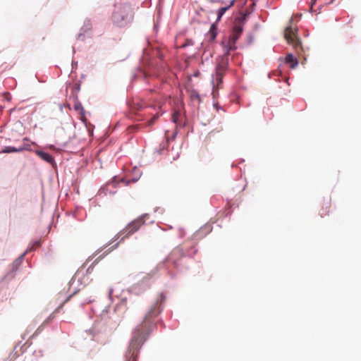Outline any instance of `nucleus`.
Here are the masks:
<instances>
[{
	"mask_svg": "<svg viewBox=\"0 0 361 361\" xmlns=\"http://www.w3.org/2000/svg\"><path fill=\"white\" fill-rule=\"evenodd\" d=\"M165 300L166 295L163 293H160L157 295L155 303L145 315L142 323L135 329L126 355V361H137L139 350L151 331L153 319L161 312V305L164 303Z\"/></svg>",
	"mask_w": 361,
	"mask_h": 361,
	"instance_id": "f257e3e1",
	"label": "nucleus"
},
{
	"mask_svg": "<svg viewBox=\"0 0 361 361\" xmlns=\"http://www.w3.org/2000/svg\"><path fill=\"white\" fill-rule=\"evenodd\" d=\"M134 18V11L128 3L117 4L111 16L113 23L118 27H126L131 23Z\"/></svg>",
	"mask_w": 361,
	"mask_h": 361,
	"instance_id": "f03ea898",
	"label": "nucleus"
},
{
	"mask_svg": "<svg viewBox=\"0 0 361 361\" xmlns=\"http://www.w3.org/2000/svg\"><path fill=\"white\" fill-rule=\"evenodd\" d=\"M147 218H148V214H145L130 222L120 233V235H122L121 240L135 233L145 224Z\"/></svg>",
	"mask_w": 361,
	"mask_h": 361,
	"instance_id": "7ed1b4c3",
	"label": "nucleus"
},
{
	"mask_svg": "<svg viewBox=\"0 0 361 361\" xmlns=\"http://www.w3.org/2000/svg\"><path fill=\"white\" fill-rule=\"evenodd\" d=\"M228 57L227 56H222L218 59L217 65L216 67V73L214 76L213 82L216 84L217 87L222 83L223 77L228 68Z\"/></svg>",
	"mask_w": 361,
	"mask_h": 361,
	"instance_id": "20e7f679",
	"label": "nucleus"
},
{
	"mask_svg": "<svg viewBox=\"0 0 361 361\" xmlns=\"http://www.w3.org/2000/svg\"><path fill=\"white\" fill-rule=\"evenodd\" d=\"M284 37L288 43L292 44L298 51L301 48V42L297 36V30L293 29L291 26H288L285 30Z\"/></svg>",
	"mask_w": 361,
	"mask_h": 361,
	"instance_id": "39448f33",
	"label": "nucleus"
},
{
	"mask_svg": "<svg viewBox=\"0 0 361 361\" xmlns=\"http://www.w3.org/2000/svg\"><path fill=\"white\" fill-rule=\"evenodd\" d=\"M183 256V253L181 249H174L169 257V261L171 262L175 266L177 264V259Z\"/></svg>",
	"mask_w": 361,
	"mask_h": 361,
	"instance_id": "423d86ee",
	"label": "nucleus"
},
{
	"mask_svg": "<svg viewBox=\"0 0 361 361\" xmlns=\"http://www.w3.org/2000/svg\"><path fill=\"white\" fill-rule=\"evenodd\" d=\"M27 149H28V145H20L18 147L8 146V147H5L2 149L1 152L2 153L20 152H23V151H25Z\"/></svg>",
	"mask_w": 361,
	"mask_h": 361,
	"instance_id": "0eeeda50",
	"label": "nucleus"
},
{
	"mask_svg": "<svg viewBox=\"0 0 361 361\" xmlns=\"http://www.w3.org/2000/svg\"><path fill=\"white\" fill-rule=\"evenodd\" d=\"M242 32L243 27L241 25H235L233 27L232 34L229 37L237 42Z\"/></svg>",
	"mask_w": 361,
	"mask_h": 361,
	"instance_id": "6e6552de",
	"label": "nucleus"
},
{
	"mask_svg": "<svg viewBox=\"0 0 361 361\" xmlns=\"http://www.w3.org/2000/svg\"><path fill=\"white\" fill-rule=\"evenodd\" d=\"M36 154L44 161L47 163L52 164L54 162L53 157L49 153L44 152L43 151H37Z\"/></svg>",
	"mask_w": 361,
	"mask_h": 361,
	"instance_id": "1a4fd4ad",
	"label": "nucleus"
},
{
	"mask_svg": "<svg viewBox=\"0 0 361 361\" xmlns=\"http://www.w3.org/2000/svg\"><path fill=\"white\" fill-rule=\"evenodd\" d=\"M285 61L286 63L290 64L291 68H295L298 64V61L292 54H288L286 56Z\"/></svg>",
	"mask_w": 361,
	"mask_h": 361,
	"instance_id": "9d476101",
	"label": "nucleus"
},
{
	"mask_svg": "<svg viewBox=\"0 0 361 361\" xmlns=\"http://www.w3.org/2000/svg\"><path fill=\"white\" fill-rule=\"evenodd\" d=\"M235 0H232L230 1V4L227 6L221 7L217 11V21H219L223 16V15L225 13V12L228 10L234 4Z\"/></svg>",
	"mask_w": 361,
	"mask_h": 361,
	"instance_id": "9b49d317",
	"label": "nucleus"
},
{
	"mask_svg": "<svg viewBox=\"0 0 361 361\" xmlns=\"http://www.w3.org/2000/svg\"><path fill=\"white\" fill-rule=\"evenodd\" d=\"M172 121L175 123L177 126L182 125V123L180 121L181 119V114L179 111H175L171 116Z\"/></svg>",
	"mask_w": 361,
	"mask_h": 361,
	"instance_id": "f8f14e48",
	"label": "nucleus"
},
{
	"mask_svg": "<svg viewBox=\"0 0 361 361\" xmlns=\"http://www.w3.org/2000/svg\"><path fill=\"white\" fill-rule=\"evenodd\" d=\"M208 35H209V40H211V41L214 40L216 38V35H217V28L214 24L212 25Z\"/></svg>",
	"mask_w": 361,
	"mask_h": 361,
	"instance_id": "ddd939ff",
	"label": "nucleus"
},
{
	"mask_svg": "<svg viewBox=\"0 0 361 361\" xmlns=\"http://www.w3.org/2000/svg\"><path fill=\"white\" fill-rule=\"evenodd\" d=\"M329 208H330V203L327 202L324 204L323 208H322V211L320 212V216L322 217H323V216L329 214Z\"/></svg>",
	"mask_w": 361,
	"mask_h": 361,
	"instance_id": "4468645a",
	"label": "nucleus"
},
{
	"mask_svg": "<svg viewBox=\"0 0 361 361\" xmlns=\"http://www.w3.org/2000/svg\"><path fill=\"white\" fill-rule=\"evenodd\" d=\"M222 46L224 49V54L223 56H227L228 57V55L230 54L231 51H233L231 47H228V44L226 43L225 41L222 42Z\"/></svg>",
	"mask_w": 361,
	"mask_h": 361,
	"instance_id": "2eb2a0df",
	"label": "nucleus"
},
{
	"mask_svg": "<svg viewBox=\"0 0 361 361\" xmlns=\"http://www.w3.org/2000/svg\"><path fill=\"white\" fill-rule=\"evenodd\" d=\"M226 43L228 44V47H231V49L233 50H235L237 47H236V41L231 39L230 37L225 41Z\"/></svg>",
	"mask_w": 361,
	"mask_h": 361,
	"instance_id": "dca6fc26",
	"label": "nucleus"
},
{
	"mask_svg": "<svg viewBox=\"0 0 361 361\" xmlns=\"http://www.w3.org/2000/svg\"><path fill=\"white\" fill-rule=\"evenodd\" d=\"M162 114V113L157 112L156 113L152 118L148 121V126H152L154 123V122L159 118V116Z\"/></svg>",
	"mask_w": 361,
	"mask_h": 361,
	"instance_id": "f3484780",
	"label": "nucleus"
},
{
	"mask_svg": "<svg viewBox=\"0 0 361 361\" xmlns=\"http://www.w3.org/2000/svg\"><path fill=\"white\" fill-rule=\"evenodd\" d=\"M74 109L75 111H78L80 114H83V107L80 102H77L75 103Z\"/></svg>",
	"mask_w": 361,
	"mask_h": 361,
	"instance_id": "a211bd4d",
	"label": "nucleus"
},
{
	"mask_svg": "<svg viewBox=\"0 0 361 361\" xmlns=\"http://www.w3.org/2000/svg\"><path fill=\"white\" fill-rule=\"evenodd\" d=\"M54 317V315L52 314H51L45 321L44 323H48L50 322L53 318Z\"/></svg>",
	"mask_w": 361,
	"mask_h": 361,
	"instance_id": "6ab92c4d",
	"label": "nucleus"
},
{
	"mask_svg": "<svg viewBox=\"0 0 361 361\" xmlns=\"http://www.w3.org/2000/svg\"><path fill=\"white\" fill-rule=\"evenodd\" d=\"M86 26H87V29H89V30H90V29H91L92 25H91V23H90V21H87V25H86Z\"/></svg>",
	"mask_w": 361,
	"mask_h": 361,
	"instance_id": "aec40b11",
	"label": "nucleus"
},
{
	"mask_svg": "<svg viewBox=\"0 0 361 361\" xmlns=\"http://www.w3.org/2000/svg\"><path fill=\"white\" fill-rule=\"evenodd\" d=\"M315 1L316 0H312V6H313V4L315 3Z\"/></svg>",
	"mask_w": 361,
	"mask_h": 361,
	"instance_id": "412c9836",
	"label": "nucleus"
},
{
	"mask_svg": "<svg viewBox=\"0 0 361 361\" xmlns=\"http://www.w3.org/2000/svg\"><path fill=\"white\" fill-rule=\"evenodd\" d=\"M36 245L39 246V242H36Z\"/></svg>",
	"mask_w": 361,
	"mask_h": 361,
	"instance_id": "4be33fe9",
	"label": "nucleus"
},
{
	"mask_svg": "<svg viewBox=\"0 0 361 361\" xmlns=\"http://www.w3.org/2000/svg\"><path fill=\"white\" fill-rule=\"evenodd\" d=\"M121 180V182H123V183L125 181L123 178H122Z\"/></svg>",
	"mask_w": 361,
	"mask_h": 361,
	"instance_id": "5701e85b",
	"label": "nucleus"
}]
</instances>
